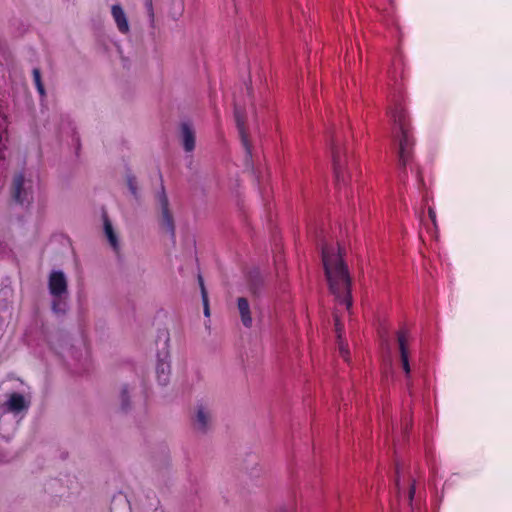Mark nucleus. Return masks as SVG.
<instances>
[{
  "instance_id": "nucleus-1",
  "label": "nucleus",
  "mask_w": 512,
  "mask_h": 512,
  "mask_svg": "<svg viewBox=\"0 0 512 512\" xmlns=\"http://www.w3.org/2000/svg\"><path fill=\"white\" fill-rule=\"evenodd\" d=\"M322 262L326 280L331 294L339 305L347 310L352 306L351 276L339 246L323 244L321 247Z\"/></svg>"
},
{
  "instance_id": "nucleus-2",
  "label": "nucleus",
  "mask_w": 512,
  "mask_h": 512,
  "mask_svg": "<svg viewBox=\"0 0 512 512\" xmlns=\"http://www.w3.org/2000/svg\"><path fill=\"white\" fill-rule=\"evenodd\" d=\"M393 121L392 136L397 148L399 169L404 173L413 156L414 138L406 111L400 103H396L390 111Z\"/></svg>"
},
{
  "instance_id": "nucleus-3",
  "label": "nucleus",
  "mask_w": 512,
  "mask_h": 512,
  "mask_svg": "<svg viewBox=\"0 0 512 512\" xmlns=\"http://www.w3.org/2000/svg\"><path fill=\"white\" fill-rule=\"evenodd\" d=\"M40 189V178L36 171L23 169L13 177L11 194L15 202L29 206Z\"/></svg>"
},
{
  "instance_id": "nucleus-4",
  "label": "nucleus",
  "mask_w": 512,
  "mask_h": 512,
  "mask_svg": "<svg viewBox=\"0 0 512 512\" xmlns=\"http://www.w3.org/2000/svg\"><path fill=\"white\" fill-rule=\"evenodd\" d=\"M30 407V399L24 395L13 392L8 395L7 400L4 402L2 409L3 414L0 416V435L3 438L8 439L15 430V422L11 423L9 427L3 425L7 421L8 413L14 416L21 415V418L27 413Z\"/></svg>"
},
{
  "instance_id": "nucleus-5",
  "label": "nucleus",
  "mask_w": 512,
  "mask_h": 512,
  "mask_svg": "<svg viewBox=\"0 0 512 512\" xmlns=\"http://www.w3.org/2000/svg\"><path fill=\"white\" fill-rule=\"evenodd\" d=\"M49 293L52 296V310L63 315L67 310L68 283L62 271H52L48 279Z\"/></svg>"
},
{
  "instance_id": "nucleus-6",
  "label": "nucleus",
  "mask_w": 512,
  "mask_h": 512,
  "mask_svg": "<svg viewBox=\"0 0 512 512\" xmlns=\"http://www.w3.org/2000/svg\"><path fill=\"white\" fill-rule=\"evenodd\" d=\"M401 467L399 464H396V479H395V487H396V496L399 504H408L411 507V512L413 511V499L415 494V482L414 480H408L407 483L401 478Z\"/></svg>"
},
{
  "instance_id": "nucleus-7",
  "label": "nucleus",
  "mask_w": 512,
  "mask_h": 512,
  "mask_svg": "<svg viewBox=\"0 0 512 512\" xmlns=\"http://www.w3.org/2000/svg\"><path fill=\"white\" fill-rule=\"evenodd\" d=\"M331 151H332V160H333V168H334V175H335V181L336 185L340 186L341 184H346V174L344 171V160L343 157L346 159V152H342L340 146L338 143L333 140L331 144Z\"/></svg>"
},
{
  "instance_id": "nucleus-8",
  "label": "nucleus",
  "mask_w": 512,
  "mask_h": 512,
  "mask_svg": "<svg viewBox=\"0 0 512 512\" xmlns=\"http://www.w3.org/2000/svg\"><path fill=\"white\" fill-rule=\"evenodd\" d=\"M194 428L200 433H206L212 427V413L211 410L203 405L199 404L196 408V414L194 418Z\"/></svg>"
},
{
  "instance_id": "nucleus-9",
  "label": "nucleus",
  "mask_w": 512,
  "mask_h": 512,
  "mask_svg": "<svg viewBox=\"0 0 512 512\" xmlns=\"http://www.w3.org/2000/svg\"><path fill=\"white\" fill-rule=\"evenodd\" d=\"M111 16L120 34L127 35L130 33L127 14L120 4H114L111 6Z\"/></svg>"
},
{
  "instance_id": "nucleus-10",
  "label": "nucleus",
  "mask_w": 512,
  "mask_h": 512,
  "mask_svg": "<svg viewBox=\"0 0 512 512\" xmlns=\"http://www.w3.org/2000/svg\"><path fill=\"white\" fill-rule=\"evenodd\" d=\"M159 205L161 207L162 213V225L163 227L174 236V223L173 217L169 212L168 208V199L164 191H162L158 196Z\"/></svg>"
},
{
  "instance_id": "nucleus-11",
  "label": "nucleus",
  "mask_w": 512,
  "mask_h": 512,
  "mask_svg": "<svg viewBox=\"0 0 512 512\" xmlns=\"http://www.w3.org/2000/svg\"><path fill=\"white\" fill-rule=\"evenodd\" d=\"M235 119L237 123V128L241 137L242 144L246 150L247 157H251V147L248 143L247 135L244 130L245 117L242 113L239 104L235 103Z\"/></svg>"
},
{
  "instance_id": "nucleus-12",
  "label": "nucleus",
  "mask_w": 512,
  "mask_h": 512,
  "mask_svg": "<svg viewBox=\"0 0 512 512\" xmlns=\"http://www.w3.org/2000/svg\"><path fill=\"white\" fill-rule=\"evenodd\" d=\"M181 138L184 150L192 152L195 148V132L188 122L181 124Z\"/></svg>"
},
{
  "instance_id": "nucleus-13",
  "label": "nucleus",
  "mask_w": 512,
  "mask_h": 512,
  "mask_svg": "<svg viewBox=\"0 0 512 512\" xmlns=\"http://www.w3.org/2000/svg\"><path fill=\"white\" fill-rule=\"evenodd\" d=\"M168 355L165 354L163 358L158 359L156 366V375L159 384L166 385L170 376V363L167 360Z\"/></svg>"
},
{
  "instance_id": "nucleus-14",
  "label": "nucleus",
  "mask_w": 512,
  "mask_h": 512,
  "mask_svg": "<svg viewBox=\"0 0 512 512\" xmlns=\"http://www.w3.org/2000/svg\"><path fill=\"white\" fill-rule=\"evenodd\" d=\"M237 306H238L242 324L246 328H250L252 326L253 320H252L250 305H249L248 300L244 297L238 298Z\"/></svg>"
},
{
  "instance_id": "nucleus-15",
  "label": "nucleus",
  "mask_w": 512,
  "mask_h": 512,
  "mask_svg": "<svg viewBox=\"0 0 512 512\" xmlns=\"http://www.w3.org/2000/svg\"><path fill=\"white\" fill-rule=\"evenodd\" d=\"M104 233L112 249L115 252H118L120 249L119 240L111 222L107 217L104 218Z\"/></svg>"
},
{
  "instance_id": "nucleus-16",
  "label": "nucleus",
  "mask_w": 512,
  "mask_h": 512,
  "mask_svg": "<svg viewBox=\"0 0 512 512\" xmlns=\"http://www.w3.org/2000/svg\"><path fill=\"white\" fill-rule=\"evenodd\" d=\"M342 324L338 318L337 315H335V329H336V332H337V336H338V349H339V354L341 355V357L344 359V360H348V355H349V351H348V347H347V344L344 343V341L342 340V335H341V332H342Z\"/></svg>"
},
{
  "instance_id": "nucleus-17",
  "label": "nucleus",
  "mask_w": 512,
  "mask_h": 512,
  "mask_svg": "<svg viewBox=\"0 0 512 512\" xmlns=\"http://www.w3.org/2000/svg\"><path fill=\"white\" fill-rule=\"evenodd\" d=\"M397 341L399 346L400 359L409 358L407 333L405 331L398 332Z\"/></svg>"
},
{
  "instance_id": "nucleus-18",
  "label": "nucleus",
  "mask_w": 512,
  "mask_h": 512,
  "mask_svg": "<svg viewBox=\"0 0 512 512\" xmlns=\"http://www.w3.org/2000/svg\"><path fill=\"white\" fill-rule=\"evenodd\" d=\"M199 285L201 289L202 302L204 307V315L206 317L210 316L209 302H208V294L204 286V281L201 275L198 276Z\"/></svg>"
},
{
  "instance_id": "nucleus-19",
  "label": "nucleus",
  "mask_w": 512,
  "mask_h": 512,
  "mask_svg": "<svg viewBox=\"0 0 512 512\" xmlns=\"http://www.w3.org/2000/svg\"><path fill=\"white\" fill-rule=\"evenodd\" d=\"M32 74H33V80H34V84L37 88V91L39 92V94L41 96H44L45 95V89H44V86L42 84V81H41V73H40V70L38 68H34L33 71H32Z\"/></svg>"
},
{
  "instance_id": "nucleus-20",
  "label": "nucleus",
  "mask_w": 512,
  "mask_h": 512,
  "mask_svg": "<svg viewBox=\"0 0 512 512\" xmlns=\"http://www.w3.org/2000/svg\"><path fill=\"white\" fill-rule=\"evenodd\" d=\"M145 8L149 17L151 27H154L155 24V14L153 9L152 0H145Z\"/></svg>"
},
{
  "instance_id": "nucleus-21",
  "label": "nucleus",
  "mask_w": 512,
  "mask_h": 512,
  "mask_svg": "<svg viewBox=\"0 0 512 512\" xmlns=\"http://www.w3.org/2000/svg\"><path fill=\"white\" fill-rule=\"evenodd\" d=\"M129 389L128 386H124L121 390V409L126 411L129 408L128 405Z\"/></svg>"
},
{
  "instance_id": "nucleus-22",
  "label": "nucleus",
  "mask_w": 512,
  "mask_h": 512,
  "mask_svg": "<svg viewBox=\"0 0 512 512\" xmlns=\"http://www.w3.org/2000/svg\"><path fill=\"white\" fill-rule=\"evenodd\" d=\"M127 183H128V187H129V190H130L131 194L134 197L137 198L138 197V195H137V183H136L135 178L132 177V176L128 177Z\"/></svg>"
},
{
  "instance_id": "nucleus-23",
  "label": "nucleus",
  "mask_w": 512,
  "mask_h": 512,
  "mask_svg": "<svg viewBox=\"0 0 512 512\" xmlns=\"http://www.w3.org/2000/svg\"><path fill=\"white\" fill-rule=\"evenodd\" d=\"M400 360H401L402 369L405 372L407 378H409L410 372H411L409 358H404V359H400Z\"/></svg>"
},
{
  "instance_id": "nucleus-24",
  "label": "nucleus",
  "mask_w": 512,
  "mask_h": 512,
  "mask_svg": "<svg viewBox=\"0 0 512 512\" xmlns=\"http://www.w3.org/2000/svg\"><path fill=\"white\" fill-rule=\"evenodd\" d=\"M428 214L434 225H436V212L434 211V209L430 207L428 209Z\"/></svg>"
}]
</instances>
